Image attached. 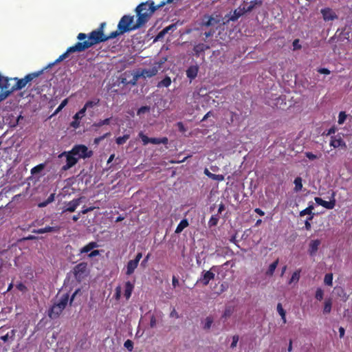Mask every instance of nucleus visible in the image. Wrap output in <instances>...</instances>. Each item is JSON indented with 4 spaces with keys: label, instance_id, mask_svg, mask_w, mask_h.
<instances>
[{
    "label": "nucleus",
    "instance_id": "nucleus-1",
    "mask_svg": "<svg viewBox=\"0 0 352 352\" xmlns=\"http://www.w3.org/2000/svg\"><path fill=\"white\" fill-rule=\"evenodd\" d=\"M87 38V39L83 42H78L74 46L69 47L65 53L60 55L54 61V63L49 65L48 67H50L52 65H54V64L63 60L67 58L68 54L70 53L83 52L94 45L107 41V38H106V36L103 34V31L101 28H98L92 31L88 36L85 33H79L77 36V38L79 41L85 40Z\"/></svg>",
    "mask_w": 352,
    "mask_h": 352
},
{
    "label": "nucleus",
    "instance_id": "nucleus-2",
    "mask_svg": "<svg viewBox=\"0 0 352 352\" xmlns=\"http://www.w3.org/2000/svg\"><path fill=\"white\" fill-rule=\"evenodd\" d=\"M173 1L174 0L163 1L157 6H155L154 2L151 0H148L144 3H140L135 8V12L138 17L137 20L139 23V25L142 27L146 23L148 22L156 10L164 6L166 3H170Z\"/></svg>",
    "mask_w": 352,
    "mask_h": 352
},
{
    "label": "nucleus",
    "instance_id": "nucleus-3",
    "mask_svg": "<svg viewBox=\"0 0 352 352\" xmlns=\"http://www.w3.org/2000/svg\"><path fill=\"white\" fill-rule=\"evenodd\" d=\"M118 30L120 33H126L133 30H135L140 27L138 20L134 23V16L130 15H124L120 20L118 25Z\"/></svg>",
    "mask_w": 352,
    "mask_h": 352
},
{
    "label": "nucleus",
    "instance_id": "nucleus-4",
    "mask_svg": "<svg viewBox=\"0 0 352 352\" xmlns=\"http://www.w3.org/2000/svg\"><path fill=\"white\" fill-rule=\"evenodd\" d=\"M69 300V294H65L62 295L49 311L48 316L51 318H58L64 309L66 307Z\"/></svg>",
    "mask_w": 352,
    "mask_h": 352
},
{
    "label": "nucleus",
    "instance_id": "nucleus-5",
    "mask_svg": "<svg viewBox=\"0 0 352 352\" xmlns=\"http://www.w3.org/2000/svg\"><path fill=\"white\" fill-rule=\"evenodd\" d=\"M17 78H8L0 75V89L1 99H6L13 91H14V85H11V81H16Z\"/></svg>",
    "mask_w": 352,
    "mask_h": 352
},
{
    "label": "nucleus",
    "instance_id": "nucleus-6",
    "mask_svg": "<svg viewBox=\"0 0 352 352\" xmlns=\"http://www.w3.org/2000/svg\"><path fill=\"white\" fill-rule=\"evenodd\" d=\"M70 151V153L77 157V160L89 157L92 155V151H89L88 148L82 144L74 146Z\"/></svg>",
    "mask_w": 352,
    "mask_h": 352
},
{
    "label": "nucleus",
    "instance_id": "nucleus-7",
    "mask_svg": "<svg viewBox=\"0 0 352 352\" xmlns=\"http://www.w3.org/2000/svg\"><path fill=\"white\" fill-rule=\"evenodd\" d=\"M66 157V164L62 167L63 170H67L78 162L77 157L70 153V151H65L58 155V157Z\"/></svg>",
    "mask_w": 352,
    "mask_h": 352
},
{
    "label": "nucleus",
    "instance_id": "nucleus-8",
    "mask_svg": "<svg viewBox=\"0 0 352 352\" xmlns=\"http://www.w3.org/2000/svg\"><path fill=\"white\" fill-rule=\"evenodd\" d=\"M87 265L86 263H80L75 266L74 274L76 279L80 280L83 277L86 272Z\"/></svg>",
    "mask_w": 352,
    "mask_h": 352
},
{
    "label": "nucleus",
    "instance_id": "nucleus-9",
    "mask_svg": "<svg viewBox=\"0 0 352 352\" xmlns=\"http://www.w3.org/2000/svg\"><path fill=\"white\" fill-rule=\"evenodd\" d=\"M214 274L210 270L204 271L201 273V277L197 280V283H201L204 285H207L211 280L214 278Z\"/></svg>",
    "mask_w": 352,
    "mask_h": 352
},
{
    "label": "nucleus",
    "instance_id": "nucleus-10",
    "mask_svg": "<svg viewBox=\"0 0 352 352\" xmlns=\"http://www.w3.org/2000/svg\"><path fill=\"white\" fill-rule=\"evenodd\" d=\"M81 197L78 199H74L71 201L68 202L66 206L64 208L63 212H73L76 210V209L79 206L81 203Z\"/></svg>",
    "mask_w": 352,
    "mask_h": 352
},
{
    "label": "nucleus",
    "instance_id": "nucleus-11",
    "mask_svg": "<svg viewBox=\"0 0 352 352\" xmlns=\"http://www.w3.org/2000/svg\"><path fill=\"white\" fill-rule=\"evenodd\" d=\"M160 69V65H155L147 69H144L142 70V75H143L144 78L153 77L158 73Z\"/></svg>",
    "mask_w": 352,
    "mask_h": 352
},
{
    "label": "nucleus",
    "instance_id": "nucleus-12",
    "mask_svg": "<svg viewBox=\"0 0 352 352\" xmlns=\"http://www.w3.org/2000/svg\"><path fill=\"white\" fill-rule=\"evenodd\" d=\"M320 12L322 14L324 20L326 21H333L338 18L335 12L329 8L322 9Z\"/></svg>",
    "mask_w": 352,
    "mask_h": 352
},
{
    "label": "nucleus",
    "instance_id": "nucleus-13",
    "mask_svg": "<svg viewBox=\"0 0 352 352\" xmlns=\"http://www.w3.org/2000/svg\"><path fill=\"white\" fill-rule=\"evenodd\" d=\"M320 243L321 241L319 239L312 240L310 241L308 252L311 256L316 255Z\"/></svg>",
    "mask_w": 352,
    "mask_h": 352
},
{
    "label": "nucleus",
    "instance_id": "nucleus-14",
    "mask_svg": "<svg viewBox=\"0 0 352 352\" xmlns=\"http://www.w3.org/2000/svg\"><path fill=\"white\" fill-rule=\"evenodd\" d=\"M199 67L197 65L190 66L186 70V76L190 80L195 79L198 74Z\"/></svg>",
    "mask_w": 352,
    "mask_h": 352
},
{
    "label": "nucleus",
    "instance_id": "nucleus-15",
    "mask_svg": "<svg viewBox=\"0 0 352 352\" xmlns=\"http://www.w3.org/2000/svg\"><path fill=\"white\" fill-rule=\"evenodd\" d=\"M60 228L58 226H46L43 228L34 230L33 233L36 234H43L46 232H58Z\"/></svg>",
    "mask_w": 352,
    "mask_h": 352
},
{
    "label": "nucleus",
    "instance_id": "nucleus-16",
    "mask_svg": "<svg viewBox=\"0 0 352 352\" xmlns=\"http://www.w3.org/2000/svg\"><path fill=\"white\" fill-rule=\"evenodd\" d=\"M330 146L334 147V148H338L340 146H346V144L342 140V139L340 137L335 136L332 137L331 142H330Z\"/></svg>",
    "mask_w": 352,
    "mask_h": 352
},
{
    "label": "nucleus",
    "instance_id": "nucleus-17",
    "mask_svg": "<svg viewBox=\"0 0 352 352\" xmlns=\"http://www.w3.org/2000/svg\"><path fill=\"white\" fill-rule=\"evenodd\" d=\"M210 47L208 45L204 43H199L194 46L193 51L197 56H199L201 53L204 52L206 50Z\"/></svg>",
    "mask_w": 352,
    "mask_h": 352
},
{
    "label": "nucleus",
    "instance_id": "nucleus-18",
    "mask_svg": "<svg viewBox=\"0 0 352 352\" xmlns=\"http://www.w3.org/2000/svg\"><path fill=\"white\" fill-rule=\"evenodd\" d=\"M138 265V263L136 261L130 260L126 265V274L128 276L131 275L137 268Z\"/></svg>",
    "mask_w": 352,
    "mask_h": 352
},
{
    "label": "nucleus",
    "instance_id": "nucleus-19",
    "mask_svg": "<svg viewBox=\"0 0 352 352\" xmlns=\"http://www.w3.org/2000/svg\"><path fill=\"white\" fill-rule=\"evenodd\" d=\"M213 322H214L213 317L211 316H207L205 319H204L201 321L202 328L204 330L208 331L211 328Z\"/></svg>",
    "mask_w": 352,
    "mask_h": 352
},
{
    "label": "nucleus",
    "instance_id": "nucleus-20",
    "mask_svg": "<svg viewBox=\"0 0 352 352\" xmlns=\"http://www.w3.org/2000/svg\"><path fill=\"white\" fill-rule=\"evenodd\" d=\"M15 330H12L11 331L7 333L6 335H3L0 337V339L3 340L4 342L10 341L12 342L14 340L15 338Z\"/></svg>",
    "mask_w": 352,
    "mask_h": 352
},
{
    "label": "nucleus",
    "instance_id": "nucleus-21",
    "mask_svg": "<svg viewBox=\"0 0 352 352\" xmlns=\"http://www.w3.org/2000/svg\"><path fill=\"white\" fill-rule=\"evenodd\" d=\"M133 287L134 286L131 282L127 281L125 283L124 296L126 299H129L131 297Z\"/></svg>",
    "mask_w": 352,
    "mask_h": 352
},
{
    "label": "nucleus",
    "instance_id": "nucleus-22",
    "mask_svg": "<svg viewBox=\"0 0 352 352\" xmlns=\"http://www.w3.org/2000/svg\"><path fill=\"white\" fill-rule=\"evenodd\" d=\"M204 173L206 175H207L208 177L217 180V181H223L224 179V176L222 175H216L210 173L207 168L205 169Z\"/></svg>",
    "mask_w": 352,
    "mask_h": 352
},
{
    "label": "nucleus",
    "instance_id": "nucleus-23",
    "mask_svg": "<svg viewBox=\"0 0 352 352\" xmlns=\"http://www.w3.org/2000/svg\"><path fill=\"white\" fill-rule=\"evenodd\" d=\"M188 221L187 219H183L180 221V223L178 224L177 227L176 228V230L175 232L176 234L181 233L183 230L188 226Z\"/></svg>",
    "mask_w": 352,
    "mask_h": 352
},
{
    "label": "nucleus",
    "instance_id": "nucleus-24",
    "mask_svg": "<svg viewBox=\"0 0 352 352\" xmlns=\"http://www.w3.org/2000/svg\"><path fill=\"white\" fill-rule=\"evenodd\" d=\"M43 70H41V71H39L38 72H34V73H32V74H29L28 75H26L23 79L25 80V81L27 82V84L32 81L34 78L38 77V76H40L42 73H43Z\"/></svg>",
    "mask_w": 352,
    "mask_h": 352
},
{
    "label": "nucleus",
    "instance_id": "nucleus-25",
    "mask_svg": "<svg viewBox=\"0 0 352 352\" xmlns=\"http://www.w3.org/2000/svg\"><path fill=\"white\" fill-rule=\"evenodd\" d=\"M98 245L96 242H90L80 250L81 253H87Z\"/></svg>",
    "mask_w": 352,
    "mask_h": 352
},
{
    "label": "nucleus",
    "instance_id": "nucleus-26",
    "mask_svg": "<svg viewBox=\"0 0 352 352\" xmlns=\"http://www.w3.org/2000/svg\"><path fill=\"white\" fill-rule=\"evenodd\" d=\"M278 264V259L271 263L266 272V275L272 276Z\"/></svg>",
    "mask_w": 352,
    "mask_h": 352
},
{
    "label": "nucleus",
    "instance_id": "nucleus-27",
    "mask_svg": "<svg viewBox=\"0 0 352 352\" xmlns=\"http://www.w3.org/2000/svg\"><path fill=\"white\" fill-rule=\"evenodd\" d=\"M15 82H16L14 84L15 90L21 89L24 88L27 85V82L25 81L23 78H21V79L17 78V80H16Z\"/></svg>",
    "mask_w": 352,
    "mask_h": 352
},
{
    "label": "nucleus",
    "instance_id": "nucleus-28",
    "mask_svg": "<svg viewBox=\"0 0 352 352\" xmlns=\"http://www.w3.org/2000/svg\"><path fill=\"white\" fill-rule=\"evenodd\" d=\"M234 311V307L232 306H227L222 314L221 318L224 319H227L230 318Z\"/></svg>",
    "mask_w": 352,
    "mask_h": 352
},
{
    "label": "nucleus",
    "instance_id": "nucleus-29",
    "mask_svg": "<svg viewBox=\"0 0 352 352\" xmlns=\"http://www.w3.org/2000/svg\"><path fill=\"white\" fill-rule=\"evenodd\" d=\"M277 311L279 314V315L281 316V319L283 320V323L285 324L287 322L286 316H285L286 312L284 310V309L283 308V306L280 303H278V305H277Z\"/></svg>",
    "mask_w": 352,
    "mask_h": 352
},
{
    "label": "nucleus",
    "instance_id": "nucleus-30",
    "mask_svg": "<svg viewBox=\"0 0 352 352\" xmlns=\"http://www.w3.org/2000/svg\"><path fill=\"white\" fill-rule=\"evenodd\" d=\"M171 84V79L170 77L166 76L162 80L160 81L157 84V87H168Z\"/></svg>",
    "mask_w": 352,
    "mask_h": 352
},
{
    "label": "nucleus",
    "instance_id": "nucleus-31",
    "mask_svg": "<svg viewBox=\"0 0 352 352\" xmlns=\"http://www.w3.org/2000/svg\"><path fill=\"white\" fill-rule=\"evenodd\" d=\"M300 272H301L300 270H298L296 272H294L293 273L291 278L289 279L288 283L289 284H292L294 282L297 283L299 280V279H300Z\"/></svg>",
    "mask_w": 352,
    "mask_h": 352
},
{
    "label": "nucleus",
    "instance_id": "nucleus-32",
    "mask_svg": "<svg viewBox=\"0 0 352 352\" xmlns=\"http://www.w3.org/2000/svg\"><path fill=\"white\" fill-rule=\"evenodd\" d=\"M262 1L261 0H254L250 3V5L247 8H243L245 12H250L256 5H261Z\"/></svg>",
    "mask_w": 352,
    "mask_h": 352
},
{
    "label": "nucleus",
    "instance_id": "nucleus-33",
    "mask_svg": "<svg viewBox=\"0 0 352 352\" xmlns=\"http://www.w3.org/2000/svg\"><path fill=\"white\" fill-rule=\"evenodd\" d=\"M294 184H295L294 190L296 192H298V191L301 190L302 188V178L300 177H297L294 179Z\"/></svg>",
    "mask_w": 352,
    "mask_h": 352
},
{
    "label": "nucleus",
    "instance_id": "nucleus-34",
    "mask_svg": "<svg viewBox=\"0 0 352 352\" xmlns=\"http://www.w3.org/2000/svg\"><path fill=\"white\" fill-rule=\"evenodd\" d=\"M335 206H336V201L334 199L329 201H327L324 200L322 202V206H323L324 208L329 209V210L333 209L335 207Z\"/></svg>",
    "mask_w": 352,
    "mask_h": 352
},
{
    "label": "nucleus",
    "instance_id": "nucleus-35",
    "mask_svg": "<svg viewBox=\"0 0 352 352\" xmlns=\"http://www.w3.org/2000/svg\"><path fill=\"white\" fill-rule=\"evenodd\" d=\"M44 168H45V164H40L31 169V173L32 175L37 174V173L41 172L44 169Z\"/></svg>",
    "mask_w": 352,
    "mask_h": 352
},
{
    "label": "nucleus",
    "instance_id": "nucleus-36",
    "mask_svg": "<svg viewBox=\"0 0 352 352\" xmlns=\"http://www.w3.org/2000/svg\"><path fill=\"white\" fill-rule=\"evenodd\" d=\"M324 283L328 286H332L333 285V274L331 273L327 274L324 276Z\"/></svg>",
    "mask_w": 352,
    "mask_h": 352
},
{
    "label": "nucleus",
    "instance_id": "nucleus-37",
    "mask_svg": "<svg viewBox=\"0 0 352 352\" xmlns=\"http://www.w3.org/2000/svg\"><path fill=\"white\" fill-rule=\"evenodd\" d=\"M98 103H99V100L96 99L94 100H91V101L87 102L83 107L87 110V109L93 108L94 107L98 105Z\"/></svg>",
    "mask_w": 352,
    "mask_h": 352
},
{
    "label": "nucleus",
    "instance_id": "nucleus-38",
    "mask_svg": "<svg viewBox=\"0 0 352 352\" xmlns=\"http://www.w3.org/2000/svg\"><path fill=\"white\" fill-rule=\"evenodd\" d=\"M331 311V300H327L324 302V306L323 309L324 314H329Z\"/></svg>",
    "mask_w": 352,
    "mask_h": 352
},
{
    "label": "nucleus",
    "instance_id": "nucleus-39",
    "mask_svg": "<svg viewBox=\"0 0 352 352\" xmlns=\"http://www.w3.org/2000/svg\"><path fill=\"white\" fill-rule=\"evenodd\" d=\"M129 138V135L126 134L122 137L117 138L116 140V142L118 144L121 145V144H124Z\"/></svg>",
    "mask_w": 352,
    "mask_h": 352
},
{
    "label": "nucleus",
    "instance_id": "nucleus-40",
    "mask_svg": "<svg viewBox=\"0 0 352 352\" xmlns=\"http://www.w3.org/2000/svg\"><path fill=\"white\" fill-rule=\"evenodd\" d=\"M219 219V217H217L216 215L212 216L208 221L209 226L210 227L215 226L218 223Z\"/></svg>",
    "mask_w": 352,
    "mask_h": 352
},
{
    "label": "nucleus",
    "instance_id": "nucleus-41",
    "mask_svg": "<svg viewBox=\"0 0 352 352\" xmlns=\"http://www.w3.org/2000/svg\"><path fill=\"white\" fill-rule=\"evenodd\" d=\"M139 137L141 138L144 145L151 143V138H148L142 132L139 133Z\"/></svg>",
    "mask_w": 352,
    "mask_h": 352
},
{
    "label": "nucleus",
    "instance_id": "nucleus-42",
    "mask_svg": "<svg viewBox=\"0 0 352 352\" xmlns=\"http://www.w3.org/2000/svg\"><path fill=\"white\" fill-rule=\"evenodd\" d=\"M86 109L83 107L81 109L78 113L75 114L74 116V120H80L82 117H84L85 114Z\"/></svg>",
    "mask_w": 352,
    "mask_h": 352
},
{
    "label": "nucleus",
    "instance_id": "nucleus-43",
    "mask_svg": "<svg viewBox=\"0 0 352 352\" xmlns=\"http://www.w3.org/2000/svg\"><path fill=\"white\" fill-rule=\"evenodd\" d=\"M110 119L111 118H107V119H104L103 120H100L98 122L95 123L94 124V126H97V127H100V126H102L103 125L109 124V122H110Z\"/></svg>",
    "mask_w": 352,
    "mask_h": 352
},
{
    "label": "nucleus",
    "instance_id": "nucleus-44",
    "mask_svg": "<svg viewBox=\"0 0 352 352\" xmlns=\"http://www.w3.org/2000/svg\"><path fill=\"white\" fill-rule=\"evenodd\" d=\"M216 20L212 17H209L206 21L203 22V25L206 27H209L212 25L214 23H216Z\"/></svg>",
    "mask_w": 352,
    "mask_h": 352
},
{
    "label": "nucleus",
    "instance_id": "nucleus-45",
    "mask_svg": "<svg viewBox=\"0 0 352 352\" xmlns=\"http://www.w3.org/2000/svg\"><path fill=\"white\" fill-rule=\"evenodd\" d=\"M346 118V115L345 114L344 112L343 111H341L340 113H339V116H338V124H342L344 123V122L345 121Z\"/></svg>",
    "mask_w": 352,
    "mask_h": 352
},
{
    "label": "nucleus",
    "instance_id": "nucleus-46",
    "mask_svg": "<svg viewBox=\"0 0 352 352\" xmlns=\"http://www.w3.org/2000/svg\"><path fill=\"white\" fill-rule=\"evenodd\" d=\"M124 33H120V30L118 29L116 31L112 32L109 36H106V38L108 39L114 38L117 37L118 35L123 34Z\"/></svg>",
    "mask_w": 352,
    "mask_h": 352
},
{
    "label": "nucleus",
    "instance_id": "nucleus-47",
    "mask_svg": "<svg viewBox=\"0 0 352 352\" xmlns=\"http://www.w3.org/2000/svg\"><path fill=\"white\" fill-rule=\"evenodd\" d=\"M124 346L129 351H131L133 349V343L131 340H127L124 342Z\"/></svg>",
    "mask_w": 352,
    "mask_h": 352
},
{
    "label": "nucleus",
    "instance_id": "nucleus-48",
    "mask_svg": "<svg viewBox=\"0 0 352 352\" xmlns=\"http://www.w3.org/2000/svg\"><path fill=\"white\" fill-rule=\"evenodd\" d=\"M239 337L238 335H234V336H232V343L230 344V347L232 349H234V348H235L236 346L237 343L239 342Z\"/></svg>",
    "mask_w": 352,
    "mask_h": 352
},
{
    "label": "nucleus",
    "instance_id": "nucleus-49",
    "mask_svg": "<svg viewBox=\"0 0 352 352\" xmlns=\"http://www.w3.org/2000/svg\"><path fill=\"white\" fill-rule=\"evenodd\" d=\"M323 295H324V293H323V291L322 289L320 288H318L316 292V298L318 299V300H321L323 298Z\"/></svg>",
    "mask_w": 352,
    "mask_h": 352
},
{
    "label": "nucleus",
    "instance_id": "nucleus-50",
    "mask_svg": "<svg viewBox=\"0 0 352 352\" xmlns=\"http://www.w3.org/2000/svg\"><path fill=\"white\" fill-rule=\"evenodd\" d=\"M149 111H150V107H149L144 106V107H140L138 110L137 114L140 116V115H141L142 113H144L146 112H148Z\"/></svg>",
    "mask_w": 352,
    "mask_h": 352
},
{
    "label": "nucleus",
    "instance_id": "nucleus-51",
    "mask_svg": "<svg viewBox=\"0 0 352 352\" xmlns=\"http://www.w3.org/2000/svg\"><path fill=\"white\" fill-rule=\"evenodd\" d=\"M305 155L307 158H309L310 160H314L318 158V157L310 152L305 153Z\"/></svg>",
    "mask_w": 352,
    "mask_h": 352
},
{
    "label": "nucleus",
    "instance_id": "nucleus-52",
    "mask_svg": "<svg viewBox=\"0 0 352 352\" xmlns=\"http://www.w3.org/2000/svg\"><path fill=\"white\" fill-rule=\"evenodd\" d=\"M293 47H294V50H298V49L301 48V45L299 44L298 39H295L293 41Z\"/></svg>",
    "mask_w": 352,
    "mask_h": 352
},
{
    "label": "nucleus",
    "instance_id": "nucleus-53",
    "mask_svg": "<svg viewBox=\"0 0 352 352\" xmlns=\"http://www.w3.org/2000/svg\"><path fill=\"white\" fill-rule=\"evenodd\" d=\"M312 212H311L310 210H309V209L307 208H305V210L300 211V217H303L306 214H311Z\"/></svg>",
    "mask_w": 352,
    "mask_h": 352
},
{
    "label": "nucleus",
    "instance_id": "nucleus-54",
    "mask_svg": "<svg viewBox=\"0 0 352 352\" xmlns=\"http://www.w3.org/2000/svg\"><path fill=\"white\" fill-rule=\"evenodd\" d=\"M94 209H95V207H89L87 208H83L81 210L80 213H82V214H85L88 213L89 212L94 210Z\"/></svg>",
    "mask_w": 352,
    "mask_h": 352
},
{
    "label": "nucleus",
    "instance_id": "nucleus-55",
    "mask_svg": "<svg viewBox=\"0 0 352 352\" xmlns=\"http://www.w3.org/2000/svg\"><path fill=\"white\" fill-rule=\"evenodd\" d=\"M241 15V13L239 12H237L236 10L234 11V15L232 16L231 17V20L232 21H235Z\"/></svg>",
    "mask_w": 352,
    "mask_h": 352
},
{
    "label": "nucleus",
    "instance_id": "nucleus-56",
    "mask_svg": "<svg viewBox=\"0 0 352 352\" xmlns=\"http://www.w3.org/2000/svg\"><path fill=\"white\" fill-rule=\"evenodd\" d=\"M214 30H210L209 31H206L204 33V35L206 37V38H208V37H210L212 36L214 34Z\"/></svg>",
    "mask_w": 352,
    "mask_h": 352
},
{
    "label": "nucleus",
    "instance_id": "nucleus-57",
    "mask_svg": "<svg viewBox=\"0 0 352 352\" xmlns=\"http://www.w3.org/2000/svg\"><path fill=\"white\" fill-rule=\"evenodd\" d=\"M150 326L152 328L156 326V318L153 315L151 317Z\"/></svg>",
    "mask_w": 352,
    "mask_h": 352
},
{
    "label": "nucleus",
    "instance_id": "nucleus-58",
    "mask_svg": "<svg viewBox=\"0 0 352 352\" xmlns=\"http://www.w3.org/2000/svg\"><path fill=\"white\" fill-rule=\"evenodd\" d=\"M80 120H74L72 123L71 126H73L75 129H77L80 125Z\"/></svg>",
    "mask_w": 352,
    "mask_h": 352
},
{
    "label": "nucleus",
    "instance_id": "nucleus-59",
    "mask_svg": "<svg viewBox=\"0 0 352 352\" xmlns=\"http://www.w3.org/2000/svg\"><path fill=\"white\" fill-rule=\"evenodd\" d=\"M176 28L175 25H170L166 28H165L163 30L166 32V33H168V31L170 30H175Z\"/></svg>",
    "mask_w": 352,
    "mask_h": 352
},
{
    "label": "nucleus",
    "instance_id": "nucleus-60",
    "mask_svg": "<svg viewBox=\"0 0 352 352\" xmlns=\"http://www.w3.org/2000/svg\"><path fill=\"white\" fill-rule=\"evenodd\" d=\"M133 77L137 80H138L140 78H143V75H142V71L135 72L133 75Z\"/></svg>",
    "mask_w": 352,
    "mask_h": 352
},
{
    "label": "nucleus",
    "instance_id": "nucleus-61",
    "mask_svg": "<svg viewBox=\"0 0 352 352\" xmlns=\"http://www.w3.org/2000/svg\"><path fill=\"white\" fill-rule=\"evenodd\" d=\"M121 295V288L120 287H118L116 289V298L119 299Z\"/></svg>",
    "mask_w": 352,
    "mask_h": 352
},
{
    "label": "nucleus",
    "instance_id": "nucleus-62",
    "mask_svg": "<svg viewBox=\"0 0 352 352\" xmlns=\"http://www.w3.org/2000/svg\"><path fill=\"white\" fill-rule=\"evenodd\" d=\"M318 72L323 74H329L330 71L326 68H320L318 69Z\"/></svg>",
    "mask_w": 352,
    "mask_h": 352
},
{
    "label": "nucleus",
    "instance_id": "nucleus-63",
    "mask_svg": "<svg viewBox=\"0 0 352 352\" xmlns=\"http://www.w3.org/2000/svg\"><path fill=\"white\" fill-rule=\"evenodd\" d=\"M177 125L178 129H179V130L180 131H182V132H184V131H186V129H185V127H184V124H182V122H178V123L177 124Z\"/></svg>",
    "mask_w": 352,
    "mask_h": 352
},
{
    "label": "nucleus",
    "instance_id": "nucleus-64",
    "mask_svg": "<svg viewBox=\"0 0 352 352\" xmlns=\"http://www.w3.org/2000/svg\"><path fill=\"white\" fill-rule=\"evenodd\" d=\"M99 250H94L92 251L89 254V256L90 258H92V257H94V256H96L99 254Z\"/></svg>",
    "mask_w": 352,
    "mask_h": 352
}]
</instances>
